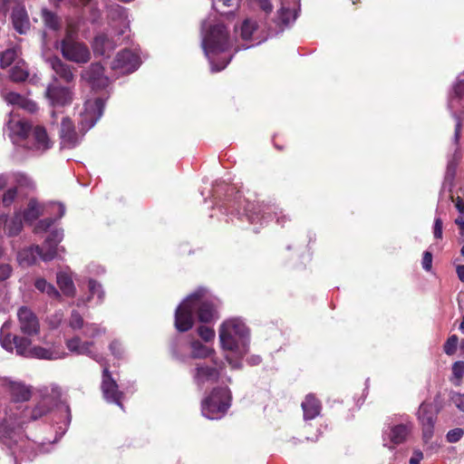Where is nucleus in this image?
Here are the masks:
<instances>
[{"mask_svg": "<svg viewBox=\"0 0 464 464\" xmlns=\"http://www.w3.org/2000/svg\"><path fill=\"white\" fill-rule=\"evenodd\" d=\"M28 76V67L23 60H18L9 71L10 79L15 82H24Z\"/></svg>", "mask_w": 464, "mask_h": 464, "instance_id": "obj_34", "label": "nucleus"}, {"mask_svg": "<svg viewBox=\"0 0 464 464\" xmlns=\"http://www.w3.org/2000/svg\"><path fill=\"white\" fill-rule=\"evenodd\" d=\"M140 65V59L134 52L124 49L119 52L113 61V68L123 72H133Z\"/></svg>", "mask_w": 464, "mask_h": 464, "instance_id": "obj_17", "label": "nucleus"}, {"mask_svg": "<svg viewBox=\"0 0 464 464\" xmlns=\"http://www.w3.org/2000/svg\"><path fill=\"white\" fill-rule=\"evenodd\" d=\"M438 412L439 409H435L431 403L426 401H423L419 407L417 416L421 424L424 443H429L433 437Z\"/></svg>", "mask_w": 464, "mask_h": 464, "instance_id": "obj_11", "label": "nucleus"}, {"mask_svg": "<svg viewBox=\"0 0 464 464\" xmlns=\"http://www.w3.org/2000/svg\"><path fill=\"white\" fill-rule=\"evenodd\" d=\"M463 435H464V429L455 428L447 432L446 440L450 443H456L462 439Z\"/></svg>", "mask_w": 464, "mask_h": 464, "instance_id": "obj_45", "label": "nucleus"}, {"mask_svg": "<svg viewBox=\"0 0 464 464\" xmlns=\"http://www.w3.org/2000/svg\"><path fill=\"white\" fill-rule=\"evenodd\" d=\"M20 331L28 335L37 334L40 331V324L35 314L26 306H22L17 312Z\"/></svg>", "mask_w": 464, "mask_h": 464, "instance_id": "obj_16", "label": "nucleus"}, {"mask_svg": "<svg viewBox=\"0 0 464 464\" xmlns=\"http://www.w3.org/2000/svg\"><path fill=\"white\" fill-rule=\"evenodd\" d=\"M105 108V100L95 98L84 102V116H102Z\"/></svg>", "mask_w": 464, "mask_h": 464, "instance_id": "obj_31", "label": "nucleus"}, {"mask_svg": "<svg viewBox=\"0 0 464 464\" xmlns=\"http://www.w3.org/2000/svg\"><path fill=\"white\" fill-rule=\"evenodd\" d=\"M10 393L14 401H26L31 398V390L21 382H11Z\"/></svg>", "mask_w": 464, "mask_h": 464, "instance_id": "obj_32", "label": "nucleus"}, {"mask_svg": "<svg viewBox=\"0 0 464 464\" xmlns=\"http://www.w3.org/2000/svg\"><path fill=\"white\" fill-rule=\"evenodd\" d=\"M92 345L93 342H82L76 353L87 355L91 357L92 360L96 361L97 362L104 366L106 364L105 359L102 354L95 353L91 350V347Z\"/></svg>", "mask_w": 464, "mask_h": 464, "instance_id": "obj_38", "label": "nucleus"}, {"mask_svg": "<svg viewBox=\"0 0 464 464\" xmlns=\"http://www.w3.org/2000/svg\"><path fill=\"white\" fill-rule=\"evenodd\" d=\"M47 61L54 72L53 77L54 82L61 81L71 83L74 81V73L71 65L63 62L58 56H52Z\"/></svg>", "mask_w": 464, "mask_h": 464, "instance_id": "obj_21", "label": "nucleus"}, {"mask_svg": "<svg viewBox=\"0 0 464 464\" xmlns=\"http://www.w3.org/2000/svg\"><path fill=\"white\" fill-rule=\"evenodd\" d=\"M433 235L437 239H440L442 237V220L440 217H437L434 219Z\"/></svg>", "mask_w": 464, "mask_h": 464, "instance_id": "obj_57", "label": "nucleus"}, {"mask_svg": "<svg viewBox=\"0 0 464 464\" xmlns=\"http://www.w3.org/2000/svg\"><path fill=\"white\" fill-rule=\"evenodd\" d=\"M81 80L93 91H101L108 87L110 80L104 73L100 63H92L81 72Z\"/></svg>", "mask_w": 464, "mask_h": 464, "instance_id": "obj_13", "label": "nucleus"}, {"mask_svg": "<svg viewBox=\"0 0 464 464\" xmlns=\"http://www.w3.org/2000/svg\"><path fill=\"white\" fill-rule=\"evenodd\" d=\"M23 217L21 212H16L13 218L6 222V230L9 237L17 236L23 229Z\"/></svg>", "mask_w": 464, "mask_h": 464, "instance_id": "obj_36", "label": "nucleus"}, {"mask_svg": "<svg viewBox=\"0 0 464 464\" xmlns=\"http://www.w3.org/2000/svg\"><path fill=\"white\" fill-rule=\"evenodd\" d=\"M456 272H457L459 279L461 282H464V265L457 266Z\"/></svg>", "mask_w": 464, "mask_h": 464, "instance_id": "obj_64", "label": "nucleus"}, {"mask_svg": "<svg viewBox=\"0 0 464 464\" xmlns=\"http://www.w3.org/2000/svg\"><path fill=\"white\" fill-rule=\"evenodd\" d=\"M61 53L65 60L78 64L87 63L91 60L88 46L69 34L61 41Z\"/></svg>", "mask_w": 464, "mask_h": 464, "instance_id": "obj_8", "label": "nucleus"}, {"mask_svg": "<svg viewBox=\"0 0 464 464\" xmlns=\"http://www.w3.org/2000/svg\"><path fill=\"white\" fill-rule=\"evenodd\" d=\"M460 131H461V122L460 121H458L455 126V133H454V141L456 143L459 142V140L460 138Z\"/></svg>", "mask_w": 464, "mask_h": 464, "instance_id": "obj_62", "label": "nucleus"}, {"mask_svg": "<svg viewBox=\"0 0 464 464\" xmlns=\"http://www.w3.org/2000/svg\"><path fill=\"white\" fill-rule=\"evenodd\" d=\"M31 134L34 138V148L36 150L45 151L53 147V141L49 138L46 130L42 126H35L32 129Z\"/></svg>", "mask_w": 464, "mask_h": 464, "instance_id": "obj_25", "label": "nucleus"}, {"mask_svg": "<svg viewBox=\"0 0 464 464\" xmlns=\"http://www.w3.org/2000/svg\"><path fill=\"white\" fill-rule=\"evenodd\" d=\"M88 288L90 292V295L86 299L78 300L77 305L79 306L81 304H86L91 301L93 295H97L99 303H102L104 299L105 293L102 289V285L96 281L95 279H90L88 282Z\"/></svg>", "mask_w": 464, "mask_h": 464, "instance_id": "obj_35", "label": "nucleus"}, {"mask_svg": "<svg viewBox=\"0 0 464 464\" xmlns=\"http://www.w3.org/2000/svg\"><path fill=\"white\" fill-rule=\"evenodd\" d=\"M108 16L115 34L123 35L130 29L127 9L120 5H111L108 9Z\"/></svg>", "mask_w": 464, "mask_h": 464, "instance_id": "obj_15", "label": "nucleus"}, {"mask_svg": "<svg viewBox=\"0 0 464 464\" xmlns=\"http://www.w3.org/2000/svg\"><path fill=\"white\" fill-rule=\"evenodd\" d=\"M109 349H110L111 353L115 357H117V358L121 357L123 349H122L121 343L119 341H117V340L112 341L109 345Z\"/></svg>", "mask_w": 464, "mask_h": 464, "instance_id": "obj_54", "label": "nucleus"}, {"mask_svg": "<svg viewBox=\"0 0 464 464\" xmlns=\"http://www.w3.org/2000/svg\"><path fill=\"white\" fill-rule=\"evenodd\" d=\"M82 328L86 337L93 338L102 333L100 327L95 324H85Z\"/></svg>", "mask_w": 464, "mask_h": 464, "instance_id": "obj_48", "label": "nucleus"}, {"mask_svg": "<svg viewBox=\"0 0 464 464\" xmlns=\"http://www.w3.org/2000/svg\"><path fill=\"white\" fill-rule=\"evenodd\" d=\"M84 321L80 313L76 310H72L69 319V325L73 330L82 329L84 326Z\"/></svg>", "mask_w": 464, "mask_h": 464, "instance_id": "obj_42", "label": "nucleus"}, {"mask_svg": "<svg viewBox=\"0 0 464 464\" xmlns=\"http://www.w3.org/2000/svg\"><path fill=\"white\" fill-rule=\"evenodd\" d=\"M280 7L270 21L257 24L252 18H246L240 25V36L244 41L253 44H242V49H248L265 42L267 38L282 34L291 27L301 11V0H279Z\"/></svg>", "mask_w": 464, "mask_h": 464, "instance_id": "obj_1", "label": "nucleus"}, {"mask_svg": "<svg viewBox=\"0 0 464 464\" xmlns=\"http://www.w3.org/2000/svg\"><path fill=\"white\" fill-rule=\"evenodd\" d=\"M33 126L25 118H9L7 130L14 142L21 141L29 137Z\"/></svg>", "mask_w": 464, "mask_h": 464, "instance_id": "obj_19", "label": "nucleus"}, {"mask_svg": "<svg viewBox=\"0 0 464 464\" xmlns=\"http://www.w3.org/2000/svg\"><path fill=\"white\" fill-rule=\"evenodd\" d=\"M82 343V342L81 341V338L79 336H74L66 341V346L70 352L77 353Z\"/></svg>", "mask_w": 464, "mask_h": 464, "instance_id": "obj_52", "label": "nucleus"}, {"mask_svg": "<svg viewBox=\"0 0 464 464\" xmlns=\"http://www.w3.org/2000/svg\"><path fill=\"white\" fill-rule=\"evenodd\" d=\"M53 408H56L62 413H65V425L68 426L72 419L70 406L65 402L62 401L61 400H59L57 396L49 395L44 397L32 410L31 420H39L40 418L47 414Z\"/></svg>", "mask_w": 464, "mask_h": 464, "instance_id": "obj_10", "label": "nucleus"}, {"mask_svg": "<svg viewBox=\"0 0 464 464\" xmlns=\"http://www.w3.org/2000/svg\"><path fill=\"white\" fill-rule=\"evenodd\" d=\"M201 47L208 60L211 72L224 70L231 62L233 54L227 53L232 47L227 27L220 23L210 24L208 20L201 24Z\"/></svg>", "mask_w": 464, "mask_h": 464, "instance_id": "obj_3", "label": "nucleus"}, {"mask_svg": "<svg viewBox=\"0 0 464 464\" xmlns=\"http://www.w3.org/2000/svg\"><path fill=\"white\" fill-rule=\"evenodd\" d=\"M14 0H0V14H5Z\"/></svg>", "mask_w": 464, "mask_h": 464, "instance_id": "obj_61", "label": "nucleus"}, {"mask_svg": "<svg viewBox=\"0 0 464 464\" xmlns=\"http://www.w3.org/2000/svg\"><path fill=\"white\" fill-rule=\"evenodd\" d=\"M44 248L33 246L18 253V261L21 266H32L36 262L37 256L44 260Z\"/></svg>", "mask_w": 464, "mask_h": 464, "instance_id": "obj_27", "label": "nucleus"}, {"mask_svg": "<svg viewBox=\"0 0 464 464\" xmlns=\"http://www.w3.org/2000/svg\"><path fill=\"white\" fill-rule=\"evenodd\" d=\"M56 279L57 285L64 295L73 296L75 295L76 289L69 273L61 271L57 273Z\"/></svg>", "mask_w": 464, "mask_h": 464, "instance_id": "obj_30", "label": "nucleus"}, {"mask_svg": "<svg viewBox=\"0 0 464 464\" xmlns=\"http://www.w3.org/2000/svg\"><path fill=\"white\" fill-rule=\"evenodd\" d=\"M34 287L41 293L46 294L52 300H60L61 294L55 286L48 283L44 278L40 277L34 281Z\"/></svg>", "mask_w": 464, "mask_h": 464, "instance_id": "obj_33", "label": "nucleus"}, {"mask_svg": "<svg viewBox=\"0 0 464 464\" xmlns=\"http://www.w3.org/2000/svg\"><path fill=\"white\" fill-rule=\"evenodd\" d=\"M43 20L46 27L52 30H57L60 26L58 16L48 9L42 10Z\"/></svg>", "mask_w": 464, "mask_h": 464, "instance_id": "obj_40", "label": "nucleus"}, {"mask_svg": "<svg viewBox=\"0 0 464 464\" xmlns=\"http://www.w3.org/2000/svg\"><path fill=\"white\" fill-rule=\"evenodd\" d=\"M207 290L198 288L189 295L175 311V327L180 333L190 330L195 314L201 323L208 324L218 319V300L205 297Z\"/></svg>", "mask_w": 464, "mask_h": 464, "instance_id": "obj_2", "label": "nucleus"}, {"mask_svg": "<svg viewBox=\"0 0 464 464\" xmlns=\"http://www.w3.org/2000/svg\"><path fill=\"white\" fill-rule=\"evenodd\" d=\"M452 403L461 411H464V394L453 392L450 396Z\"/></svg>", "mask_w": 464, "mask_h": 464, "instance_id": "obj_51", "label": "nucleus"}, {"mask_svg": "<svg viewBox=\"0 0 464 464\" xmlns=\"http://www.w3.org/2000/svg\"><path fill=\"white\" fill-rule=\"evenodd\" d=\"M60 139L62 149H73L79 144L80 137L71 118H63Z\"/></svg>", "mask_w": 464, "mask_h": 464, "instance_id": "obj_20", "label": "nucleus"}, {"mask_svg": "<svg viewBox=\"0 0 464 464\" xmlns=\"http://www.w3.org/2000/svg\"><path fill=\"white\" fill-rule=\"evenodd\" d=\"M63 238V229H54L51 231V233L47 236L44 242L41 246L44 248V261L48 262L56 257H61L58 252L64 251V248L58 247L59 243Z\"/></svg>", "mask_w": 464, "mask_h": 464, "instance_id": "obj_18", "label": "nucleus"}, {"mask_svg": "<svg viewBox=\"0 0 464 464\" xmlns=\"http://www.w3.org/2000/svg\"><path fill=\"white\" fill-rule=\"evenodd\" d=\"M45 98L53 109L51 116H56L59 110L70 106L73 100V92L70 87L50 83L45 89Z\"/></svg>", "mask_w": 464, "mask_h": 464, "instance_id": "obj_9", "label": "nucleus"}, {"mask_svg": "<svg viewBox=\"0 0 464 464\" xmlns=\"http://www.w3.org/2000/svg\"><path fill=\"white\" fill-rule=\"evenodd\" d=\"M19 107L27 111L30 113L36 112L38 109V106L35 102L26 99L25 97H23V101L20 102Z\"/></svg>", "mask_w": 464, "mask_h": 464, "instance_id": "obj_50", "label": "nucleus"}, {"mask_svg": "<svg viewBox=\"0 0 464 464\" xmlns=\"http://www.w3.org/2000/svg\"><path fill=\"white\" fill-rule=\"evenodd\" d=\"M23 95L16 93V92H8L5 96V100L7 102L11 104L20 105V102L23 101Z\"/></svg>", "mask_w": 464, "mask_h": 464, "instance_id": "obj_58", "label": "nucleus"}, {"mask_svg": "<svg viewBox=\"0 0 464 464\" xmlns=\"http://www.w3.org/2000/svg\"><path fill=\"white\" fill-rule=\"evenodd\" d=\"M92 46L96 55L109 57L116 44L106 34H100L94 37Z\"/></svg>", "mask_w": 464, "mask_h": 464, "instance_id": "obj_24", "label": "nucleus"}, {"mask_svg": "<svg viewBox=\"0 0 464 464\" xmlns=\"http://www.w3.org/2000/svg\"><path fill=\"white\" fill-rule=\"evenodd\" d=\"M235 358H233L231 355H226V360L229 363L232 369H240L242 367V362L241 359L244 356H239L237 353H234Z\"/></svg>", "mask_w": 464, "mask_h": 464, "instance_id": "obj_53", "label": "nucleus"}, {"mask_svg": "<svg viewBox=\"0 0 464 464\" xmlns=\"http://www.w3.org/2000/svg\"><path fill=\"white\" fill-rule=\"evenodd\" d=\"M459 337L456 334L450 335L443 345V351L448 355H452L457 351Z\"/></svg>", "mask_w": 464, "mask_h": 464, "instance_id": "obj_43", "label": "nucleus"}, {"mask_svg": "<svg viewBox=\"0 0 464 464\" xmlns=\"http://www.w3.org/2000/svg\"><path fill=\"white\" fill-rule=\"evenodd\" d=\"M464 72L459 74L449 93L448 107L451 116H461L464 109Z\"/></svg>", "mask_w": 464, "mask_h": 464, "instance_id": "obj_14", "label": "nucleus"}, {"mask_svg": "<svg viewBox=\"0 0 464 464\" xmlns=\"http://www.w3.org/2000/svg\"><path fill=\"white\" fill-rule=\"evenodd\" d=\"M422 267L424 270L426 271H430L431 269V266H432V254L429 251H425L423 253V257H422Z\"/></svg>", "mask_w": 464, "mask_h": 464, "instance_id": "obj_59", "label": "nucleus"}, {"mask_svg": "<svg viewBox=\"0 0 464 464\" xmlns=\"http://www.w3.org/2000/svg\"><path fill=\"white\" fill-rule=\"evenodd\" d=\"M101 390L102 396L107 402L114 403L121 409H123L122 399L124 398V393L119 390V385L112 378L106 364L103 366Z\"/></svg>", "mask_w": 464, "mask_h": 464, "instance_id": "obj_12", "label": "nucleus"}, {"mask_svg": "<svg viewBox=\"0 0 464 464\" xmlns=\"http://www.w3.org/2000/svg\"><path fill=\"white\" fill-rule=\"evenodd\" d=\"M452 373L457 379H461L464 375V362L458 361L452 365Z\"/></svg>", "mask_w": 464, "mask_h": 464, "instance_id": "obj_55", "label": "nucleus"}, {"mask_svg": "<svg viewBox=\"0 0 464 464\" xmlns=\"http://www.w3.org/2000/svg\"><path fill=\"white\" fill-rule=\"evenodd\" d=\"M220 372L216 368L207 364H197L194 372V382L202 388L205 383H214L218 382Z\"/></svg>", "mask_w": 464, "mask_h": 464, "instance_id": "obj_22", "label": "nucleus"}, {"mask_svg": "<svg viewBox=\"0 0 464 464\" xmlns=\"http://www.w3.org/2000/svg\"><path fill=\"white\" fill-rule=\"evenodd\" d=\"M250 5L253 9L260 10L265 17L270 14L274 8L271 0H250Z\"/></svg>", "mask_w": 464, "mask_h": 464, "instance_id": "obj_41", "label": "nucleus"}, {"mask_svg": "<svg viewBox=\"0 0 464 464\" xmlns=\"http://www.w3.org/2000/svg\"><path fill=\"white\" fill-rule=\"evenodd\" d=\"M197 332L200 338L206 343H208L215 338V331L209 326L201 325L197 329Z\"/></svg>", "mask_w": 464, "mask_h": 464, "instance_id": "obj_44", "label": "nucleus"}, {"mask_svg": "<svg viewBox=\"0 0 464 464\" xmlns=\"http://www.w3.org/2000/svg\"><path fill=\"white\" fill-rule=\"evenodd\" d=\"M456 208L461 215L464 214V202L459 197L456 198Z\"/></svg>", "mask_w": 464, "mask_h": 464, "instance_id": "obj_63", "label": "nucleus"}, {"mask_svg": "<svg viewBox=\"0 0 464 464\" xmlns=\"http://www.w3.org/2000/svg\"><path fill=\"white\" fill-rule=\"evenodd\" d=\"M231 392L227 387L215 388L201 406L202 414L209 420L220 419L230 406Z\"/></svg>", "mask_w": 464, "mask_h": 464, "instance_id": "obj_7", "label": "nucleus"}, {"mask_svg": "<svg viewBox=\"0 0 464 464\" xmlns=\"http://www.w3.org/2000/svg\"><path fill=\"white\" fill-rule=\"evenodd\" d=\"M44 214V207L36 200L30 198L26 208L21 213L24 222L33 223Z\"/></svg>", "mask_w": 464, "mask_h": 464, "instance_id": "obj_29", "label": "nucleus"}, {"mask_svg": "<svg viewBox=\"0 0 464 464\" xmlns=\"http://www.w3.org/2000/svg\"><path fill=\"white\" fill-rule=\"evenodd\" d=\"M54 221H55V219L53 218H46L41 219L37 222V224L34 227V231L36 233L46 231L49 227H51L53 226Z\"/></svg>", "mask_w": 464, "mask_h": 464, "instance_id": "obj_49", "label": "nucleus"}, {"mask_svg": "<svg viewBox=\"0 0 464 464\" xmlns=\"http://www.w3.org/2000/svg\"><path fill=\"white\" fill-rule=\"evenodd\" d=\"M219 341L224 350L245 356L249 350V330L238 319L225 321L219 328Z\"/></svg>", "mask_w": 464, "mask_h": 464, "instance_id": "obj_6", "label": "nucleus"}, {"mask_svg": "<svg viewBox=\"0 0 464 464\" xmlns=\"http://www.w3.org/2000/svg\"><path fill=\"white\" fill-rule=\"evenodd\" d=\"M19 49L9 48L0 53V66L5 69L10 66L18 57Z\"/></svg>", "mask_w": 464, "mask_h": 464, "instance_id": "obj_39", "label": "nucleus"}, {"mask_svg": "<svg viewBox=\"0 0 464 464\" xmlns=\"http://www.w3.org/2000/svg\"><path fill=\"white\" fill-rule=\"evenodd\" d=\"M459 160V156L457 154V152L454 154L451 160H449L447 165V172H446V179H453L456 173L457 166H458V160Z\"/></svg>", "mask_w": 464, "mask_h": 464, "instance_id": "obj_47", "label": "nucleus"}, {"mask_svg": "<svg viewBox=\"0 0 464 464\" xmlns=\"http://www.w3.org/2000/svg\"><path fill=\"white\" fill-rule=\"evenodd\" d=\"M12 271V266L9 264H0V282L9 278Z\"/></svg>", "mask_w": 464, "mask_h": 464, "instance_id": "obj_56", "label": "nucleus"}, {"mask_svg": "<svg viewBox=\"0 0 464 464\" xmlns=\"http://www.w3.org/2000/svg\"><path fill=\"white\" fill-rule=\"evenodd\" d=\"M227 209L229 214L238 216V218L246 217L250 223L266 220L270 218L271 214L276 217V222L282 226L288 220L281 210L277 211L278 208L276 206L265 203L264 201L251 202L244 198L240 191H237L233 198L228 199Z\"/></svg>", "mask_w": 464, "mask_h": 464, "instance_id": "obj_4", "label": "nucleus"}, {"mask_svg": "<svg viewBox=\"0 0 464 464\" xmlns=\"http://www.w3.org/2000/svg\"><path fill=\"white\" fill-rule=\"evenodd\" d=\"M423 459V453L420 450H414L413 456L410 459L409 464H420Z\"/></svg>", "mask_w": 464, "mask_h": 464, "instance_id": "obj_60", "label": "nucleus"}, {"mask_svg": "<svg viewBox=\"0 0 464 464\" xmlns=\"http://www.w3.org/2000/svg\"><path fill=\"white\" fill-rule=\"evenodd\" d=\"M411 428L412 424L411 422L390 426L383 432V440L386 441V437H388L390 442L393 445L401 444L406 440Z\"/></svg>", "mask_w": 464, "mask_h": 464, "instance_id": "obj_23", "label": "nucleus"}, {"mask_svg": "<svg viewBox=\"0 0 464 464\" xmlns=\"http://www.w3.org/2000/svg\"><path fill=\"white\" fill-rule=\"evenodd\" d=\"M301 406L304 411V419L305 420H313L320 414L321 402L313 394L306 395Z\"/></svg>", "mask_w": 464, "mask_h": 464, "instance_id": "obj_28", "label": "nucleus"}, {"mask_svg": "<svg viewBox=\"0 0 464 464\" xmlns=\"http://www.w3.org/2000/svg\"><path fill=\"white\" fill-rule=\"evenodd\" d=\"M191 354L190 357L193 359H204L208 357L213 350L208 348L206 345L201 343L198 340H194L190 343Z\"/></svg>", "mask_w": 464, "mask_h": 464, "instance_id": "obj_37", "label": "nucleus"}, {"mask_svg": "<svg viewBox=\"0 0 464 464\" xmlns=\"http://www.w3.org/2000/svg\"><path fill=\"white\" fill-rule=\"evenodd\" d=\"M8 329L9 324L5 323L0 331V343L5 350L8 352L15 350L17 355L25 358L44 360H56L61 358L58 352L41 346H33L31 340L26 336L12 335L9 333L5 334V331Z\"/></svg>", "mask_w": 464, "mask_h": 464, "instance_id": "obj_5", "label": "nucleus"}, {"mask_svg": "<svg viewBox=\"0 0 464 464\" xmlns=\"http://www.w3.org/2000/svg\"><path fill=\"white\" fill-rule=\"evenodd\" d=\"M17 197V188H11L7 189L2 198V203L5 207H10Z\"/></svg>", "mask_w": 464, "mask_h": 464, "instance_id": "obj_46", "label": "nucleus"}, {"mask_svg": "<svg viewBox=\"0 0 464 464\" xmlns=\"http://www.w3.org/2000/svg\"><path fill=\"white\" fill-rule=\"evenodd\" d=\"M11 18L15 31L21 34H25L30 26L25 9L22 6L13 8Z\"/></svg>", "mask_w": 464, "mask_h": 464, "instance_id": "obj_26", "label": "nucleus"}]
</instances>
